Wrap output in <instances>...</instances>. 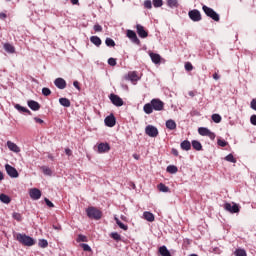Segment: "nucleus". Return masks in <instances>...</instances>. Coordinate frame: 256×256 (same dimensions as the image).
I'll list each match as a JSON object with an SVG mask.
<instances>
[{
    "mask_svg": "<svg viewBox=\"0 0 256 256\" xmlns=\"http://www.w3.org/2000/svg\"><path fill=\"white\" fill-rule=\"evenodd\" d=\"M16 239L21 245H24L25 247H33L35 245V239L31 238L27 234H17Z\"/></svg>",
    "mask_w": 256,
    "mask_h": 256,
    "instance_id": "f257e3e1",
    "label": "nucleus"
},
{
    "mask_svg": "<svg viewBox=\"0 0 256 256\" xmlns=\"http://www.w3.org/2000/svg\"><path fill=\"white\" fill-rule=\"evenodd\" d=\"M202 11H204L205 15H207V17H210V19H213V21L219 22L220 21V17L217 14V12H215V10H213V8H210L207 5H203L202 6Z\"/></svg>",
    "mask_w": 256,
    "mask_h": 256,
    "instance_id": "f03ea898",
    "label": "nucleus"
},
{
    "mask_svg": "<svg viewBox=\"0 0 256 256\" xmlns=\"http://www.w3.org/2000/svg\"><path fill=\"white\" fill-rule=\"evenodd\" d=\"M86 213L89 217V219H95L96 221H99L103 214L101 213V210L95 208V207H89L86 209Z\"/></svg>",
    "mask_w": 256,
    "mask_h": 256,
    "instance_id": "7ed1b4c3",
    "label": "nucleus"
},
{
    "mask_svg": "<svg viewBox=\"0 0 256 256\" xmlns=\"http://www.w3.org/2000/svg\"><path fill=\"white\" fill-rule=\"evenodd\" d=\"M198 133L202 135V137H209L212 141L215 140V133L211 132L208 128L200 127Z\"/></svg>",
    "mask_w": 256,
    "mask_h": 256,
    "instance_id": "20e7f679",
    "label": "nucleus"
},
{
    "mask_svg": "<svg viewBox=\"0 0 256 256\" xmlns=\"http://www.w3.org/2000/svg\"><path fill=\"white\" fill-rule=\"evenodd\" d=\"M188 17L191 19V21H194L195 23L201 21V12L197 9L190 10L188 12Z\"/></svg>",
    "mask_w": 256,
    "mask_h": 256,
    "instance_id": "39448f33",
    "label": "nucleus"
},
{
    "mask_svg": "<svg viewBox=\"0 0 256 256\" xmlns=\"http://www.w3.org/2000/svg\"><path fill=\"white\" fill-rule=\"evenodd\" d=\"M151 105L154 111H163L165 107V103H163V101H161L160 99H152Z\"/></svg>",
    "mask_w": 256,
    "mask_h": 256,
    "instance_id": "423d86ee",
    "label": "nucleus"
},
{
    "mask_svg": "<svg viewBox=\"0 0 256 256\" xmlns=\"http://www.w3.org/2000/svg\"><path fill=\"white\" fill-rule=\"evenodd\" d=\"M5 169L9 177H12V179H17V177H19V172L17 171V169H15V167L6 164Z\"/></svg>",
    "mask_w": 256,
    "mask_h": 256,
    "instance_id": "0eeeda50",
    "label": "nucleus"
},
{
    "mask_svg": "<svg viewBox=\"0 0 256 256\" xmlns=\"http://www.w3.org/2000/svg\"><path fill=\"white\" fill-rule=\"evenodd\" d=\"M145 133L148 137H157V135H159V130L153 125H148L145 128Z\"/></svg>",
    "mask_w": 256,
    "mask_h": 256,
    "instance_id": "6e6552de",
    "label": "nucleus"
},
{
    "mask_svg": "<svg viewBox=\"0 0 256 256\" xmlns=\"http://www.w3.org/2000/svg\"><path fill=\"white\" fill-rule=\"evenodd\" d=\"M109 99L116 107H123V99L116 94H110Z\"/></svg>",
    "mask_w": 256,
    "mask_h": 256,
    "instance_id": "1a4fd4ad",
    "label": "nucleus"
},
{
    "mask_svg": "<svg viewBox=\"0 0 256 256\" xmlns=\"http://www.w3.org/2000/svg\"><path fill=\"white\" fill-rule=\"evenodd\" d=\"M126 37H128V39H131L132 43H135L136 45H139V43H141V40H139V38L137 37V33H135V31L133 30H127Z\"/></svg>",
    "mask_w": 256,
    "mask_h": 256,
    "instance_id": "9d476101",
    "label": "nucleus"
},
{
    "mask_svg": "<svg viewBox=\"0 0 256 256\" xmlns=\"http://www.w3.org/2000/svg\"><path fill=\"white\" fill-rule=\"evenodd\" d=\"M136 31L141 39H146V37H149V32H147V30H145V27H143V25L141 24L136 25Z\"/></svg>",
    "mask_w": 256,
    "mask_h": 256,
    "instance_id": "9b49d317",
    "label": "nucleus"
},
{
    "mask_svg": "<svg viewBox=\"0 0 256 256\" xmlns=\"http://www.w3.org/2000/svg\"><path fill=\"white\" fill-rule=\"evenodd\" d=\"M224 209L229 211V213H239V205L235 203H233V205H231V203H225Z\"/></svg>",
    "mask_w": 256,
    "mask_h": 256,
    "instance_id": "f8f14e48",
    "label": "nucleus"
},
{
    "mask_svg": "<svg viewBox=\"0 0 256 256\" xmlns=\"http://www.w3.org/2000/svg\"><path fill=\"white\" fill-rule=\"evenodd\" d=\"M29 195H30L31 199H33L34 201H37V200L41 199V190H39L37 188H32L29 191Z\"/></svg>",
    "mask_w": 256,
    "mask_h": 256,
    "instance_id": "ddd939ff",
    "label": "nucleus"
},
{
    "mask_svg": "<svg viewBox=\"0 0 256 256\" xmlns=\"http://www.w3.org/2000/svg\"><path fill=\"white\" fill-rule=\"evenodd\" d=\"M150 58L152 59V63L155 65H159V63H165V59L161 58V55L150 53Z\"/></svg>",
    "mask_w": 256,
    "mask_h": 256,
    "instance_id": "4468645a",
    "label": "nucleus"
},
{
    "mask_svg": "<svg viewBox=\"0 0 256 256\" xmlns=\"http://www.w3.org/2000/svg\"><path fill=\"white\" fill-rule=\"evenodd\" d=\"M104 123L107 127H115L116 119L113 114L107 116L104 120Z\"/></svg>",
    "mask_w": 256,
    "mask_h": 256,
    "instance_id": "2eb2a0df",
    "label": "nucleus"
},
{
    "mask_svg": "<svg viewBox=\"0 0 256 256\" xmlns=\"http://www.w3.org/2000/svg\"><path fill=\"white\" fill-rule=\"evenodd\" d=\"M28 107H30L32 111H39V109H41V104L35 100H29Z\"/></svg>",
    "mask_w": 256,
    "mask_h": 256,
    "instance_id": "dca6fc26",
    "label": "nucleus"
},
{
    "mask_svg": "<svg viewBox=\"0 0 256 256\" xmlns=\"http://www.w3.org/2000/svg\"><path fill=\"white\" fill-rule=\"evenodd\" d=\"M7 147L10 151H13V153H21V148H19V146H17V144L14 142L8 141Z\"/></svg>",
    "mask_w": 256,
    "mask_h": 256,
    "instance_id": "f3484780",
    "label": "nucleus"
},
{
    "mask_svg": "<svg viewBox=\"0 0 256 256\" xmlns=\"http://www.w3.org/2000/svg\"><path fill=\"white\" fill-rule=\"evenodd\" d=\"M54 84L56 85V87L58 89H65V87H67V82L65 81V79L63 78H57L55 81H54Z\"/></svg>",
    "mask_w": 256,
    "mask_h": 256,
    "instance_id": "a211bd4d",
    "label": "nucleus"
},
{
    "mask_svg": "<svg viewBox=\"0 0 256 256\" xmlns=\"http://www.w3.org/2000/svg\"><path fill=\"white\" fill-rule=\"evenodd\" d=\"M126 81H139V77L137 76V72H129L127 75L124 76Z\"/></svg>",
    "mask_w": 256,
    "mask_h": 256,
    "instance_id": "6ab92c4d",
    "label": "nucleus"
},
{
    "mask_svg": "<svg viewBox=\"0 0 256 256\" xmlns=\"http://www.w3.org/2000/svg\"><path fill=\"white\" fill-rule=\"evenodd\" d=\"M111 150V146L107 143H100L98 145V153H107L108 151Z\"/></svg>",
    "mask_w": 256,
    "mask_h": 256,
    "instance_id": "aec40b11",
    "label": "nucleus"
},
{
    "mask_svg": "<svg viewBox=\"0 0 256 256\" xmlns=\"http://www.w3.org/2000/svg\"><path fill=\"white\" fill-rule=\"evenodd\" d=\"M166 127L170 130V131H175V129H177V123H175V120L170 119L166 121Z\"/></svg>",
    "mask_w": 256,
    "mask_h": 256,
    "instance_id": "412c9836",
    "label": "nucleus"
},
{
    "mask_svg": "<svg viewBox=\"0 0 256 256\" xmlns=\"http://www.w3.org/2000/svg\"><path fill=\"white\" fill-rule=\"evenodd\" d=\"M143 217L144 219H146V221H149L150 223H153V221H155V215H153V213L151 212H144Z\"/></svg>",
    "mask_w": 256,
    "mask_h": 256,
    "instance_id": "4be33fe9",
    "label": "nucleus"
},
{
    "mask_svg": "<svg viewBox=\"0 0 256 256\" xmlns=\"http://www.w3.org/2000/svg\"><path fill=\"white\" fill-rule=\"evenodd\" d=\"M90 41L91 43H93V45H95L96 47H101V38H99L98 36H91L90 37Z\"/></svg>",
    "mask_w": 256,
    "mask_h": 256,
    "instance_id": "5701e85b",
    "label": "nucleus"
},
{
    "mask_svg": "<svg viewBox=\"0 0 256 256\" xmlns=\"http://www.w3.org/2000/svg\"><path fill=\"white\" fill-rule=\"evenodd\" d=\"M180 147L183 151H189L191 149V142H189V140H184L181 142Z\"/></svg>",
    "mask_w": 256,
    "mask_h": 256,
    "instance_id": "b1692460",
    "label": "nucleus"
},
{
    "mask_svg": "<svg viewBox=\"0 0 256 256\" xmlns=\"http://www.w3.org/2000/svg\"><path fill=\"white\" fill-rule=\"evenodd\" d=\"M143 109L146 115H151V113H153V105L151 103L145 104Z\"/></svg>",
    "mask_w": 256,
    "mask_h": 256,
    "instance_id": "393cba45",
    "label": "nucleus"
},
{
    "mask_svg": "<svg viewBox=\"0 0 256 256\" xmlns=\"http://www.w3.org/2000/svg\"><path fill=\"white\" fill-rule=\"evenodd\" d=\"M0 201L9 205V203H11V197L7 196V194H0Z\"/></svg>",
    "mask_w": 256,
    "mask_h": 256,
    "instance_id": "a878e982",
    "label": "nucleus"
},
{
    "mask_svg": "<svg viewBox=\"0 0 256 256\" xmlns=\"http://www.w3.org/2000/svg\"><path fill=\"white\" fill-rule=\"evenodd\" d=\"M4 50L6 51V53H15V47L10 43L4 44Z\"/></svg>",
    "mask_w": 256,
    "mask_h": 256,
    "instance_id": "bb28decb",
    "label": "nucleus"
},
{
    "mask_svg": "<svg viewBox=\"0 0 256 256\" xmlns=\"http://www.w3.org/2000/svg\"><path fill=\"white\" fill-rule=\"evenodd\" d=\"M59 103L62 107H71V101L67 98H60Z\"/></svg>",
    "mask_w": 256,
    "mask_h": 256,
    "instance_id": "cd10ccee",
    "label": "nucleus"
},
{
    "mask_svg": "<svg viewBox=\"0 0 256 256\" xmlns=\"http://www.w3.org/2000/svg\"><path fill=\"white\" fill-rule=\"evenodd\" d=\"M15 109H17V111H20L22 113H27L28 115H31V110L19 105V104H16L15 105Z\"/></svg>",
    "mask_w": 256,
    "mask_h": 256,
    "instance_id": "c85d7f7f",
    "label": "nucleus"
},
{
    "mask_svg": "<svg viewBox=\"0 0 256 256\" xmlns=\"http://www.w3.org/2000/svg\"><path fill=\"white\" fill-rule=\"evenodd\" d=\"M114 220L116 221V224L118 225V227H120V229H123V231H127V229H129V227L123 224L122 221L119 220V218L114 217Z\"/></svg>",
    "mask_w": 256,
    "mask_h": 256,
    "instance_id": "c756f323",
    "label": "nucleus"
},
{
    "mask_svg": "<svg viewBox=\"0 0 256 256\" xmlns=\"http://www.w3.org/2000/svg\"><path fill=\"white\" fill-rule=\"evenodd\" d=\"M192 147L193 149H195L196 151H201V149H203V146L201 145V142L197 141V140H193L192 141Z\"/></svg>",
    "mask_w": 256,
    "mask_h": 256,
    "instance_id": "7c9ffc66",
    "label": "nucleus"
},
{
    "mask_svg": "<svg viewBox=\"0 0 256 256\" xmlns=\"http://www.w3.org/2000/svg\"><path fill=\"white\" fill-rule=\"evenodd\" d=\"M159 253H160V255H162V256H171V252H169V251L167 250V247H166V246L160 247V248H159Z\"/></svg>",
    "mask_w": 256,
    "mask_h": 256,
    "instance_id": "2f4dec72",
    "label": "nucleus"
},
{
    "mask_svg": "<svg viewBox=\"0 0 256 256\" xmlns=\"http://www.w3.org/2000/svg\"><path fill=\"white\" fill-rule=\"evenodd\" d=\"M158 190L161 191V193H169V187L163 183L158 184Z\"/></svg>",
    "mask_w": 256,
    "mask_h": 256,
    "instance_id": "473e14b6",
    "label": "nucleus"
},
{
    "mask_svg": "<svg viewBox=\"0 0 256 256\" xmlns=\"http://www.w3.org/2000/svg\"><path fill=\"white\" fill-rule=\"evenodd\" d=\"M166 171H167L168 173L175 174V173H177V171H179V169H178L177 166H175V165H169V166L166 168Z\"/></svg>",
    "mask_w": 256,
    "mask_h": 256,
    "instance_id": "72a5a7b5",
    "label": "nucleus"
},
{
    "mask_svg": "<svg viewBox=\"0 0 256 256\" xmlns=\"http://www.w3.org/2000/svg\"><path fill=\"white\" fill-rule=\"evenodd\" d=\"M41 170L44 173V175H48L49 177H51V175H53V172L51 171V168H49L47 166H42Z\"/></svg>",
    "mask_w": 256,
    "mask_h": 256,
    "instance_id": "f704fd0d",
    "label": "nucleus"
},
{
    "mask_svg": "<svg viewBox=\"0 0 256 256\" xmlns=\"http://www.w3.org/2000/svg\"><path fill=\"white\" fill-rule=\"evenodd\" d=\"M38 245L42 249H45V248L49 247V242H47L46 239H40L39 242H38Z\"/></svg>",
    "mask_w": 256,
    "mask_h": 256,
    "instance_id": "c9c22d12",
    "label": "nucleus"
},
{
    "mask_svg": "<svg viewBox=\"0 0 256 256\" xmlns=\"http://www.w3.org/2000/svg\"><path fill=\"white\" fill-rule=\"evenodd\" d=\"M77 243H87V236L83 235V234H79L77 239H76Z\"/></svg>",
    "mask_w": 256,
    "mask_h": 256,
    "instance_id": "e433bc0d",
    "label": "nucleus"
},
{
    "mask_svg": "<svg viewBox=\"0 0 256 256\" xmlns=\"http://www.w3.org/2000/svg\"><path fill=\"white\" fill-rule=\"evenodd\" d=\"M105 44L107 47H115V40L111 38H106Z\"/></svg>",
    "mask_w": 256,
    "mask_h": 256,
    "instance_id": "4c0bfd02",
    "label": "nucleus"
},
{
    "mask_svg": "<svg viewBox=\"0 0 256 256\" xmlns=\"http://www.w3.org/2000/svg\"><path fill=\"white\" fill-rule=\"evenodd\" d=\"M110 237L114 239V241H121V235H119V233L117 232H112L110 234Z\"/></svg>",
    "mask_w": 256,
    "mask_h": 256,
    "instance_id": "58836bf2",
    "label": "nucleus"
},
{
    "mask_svg": "<svg viewBox=\"0 0 256 256\" xmlns=\"http://www.w3.org/2000/svg\"><path fill=\"white\" fill-rule=\"evenodd\" d=\"M225 161H228L229 163H237V160L235 157H233V154H229L225 157Z\"/></svg>",
    "mask_w": 256,
    "mask_h": 256,
    "instance_id": "ea45409f",
    "label": "nucleus"
},
{
    "mask_svg": "<svg viewBox=\"0 0 256 256\" xmlns=\"http://www.w3.org/2000/svg\"><path fill=\"white\" fill-rule=\"evenodd\" d=\"M234 255H236V256H247V252L243 249H237L234 252Z\"/></svg>",
    "mask_w": 256,
    "mask_h": 256,
    "instance_id": "a19ab883",
    "label": "nucleus"
},
{
    "mask_svg": "<svg viewBox=\"0 0 256 256\" xmlns=\"http://www.w3.org/2000/svg\"><path fill=\"white\" fill-rule=\"evenodd\" d=\"M212 121H214V123H221V115L213 114L212 115Z\"/></svg>",
    "mask_w": 256,
    "mask_h": 256,
    "instance_id": "79ce46f5",
    "label": "nucleus"
},
{
    "mask_svg": "<svg viewBox=\"0 0 256 256\" xmlns=\"http://www.w3.org/2000/svg\"><path fill=\"white\" fill-rule=\"evenodd\" d=\"M42 94L44 95V97H49V95H51V89L47 87L42 88Z\"/></svg>",
    "mask_w": 256,
    "mask_h": 256,
    "instance_id": "37998d69",
    "label": "nucleus"
},
{
    "mask_svg": "<svg viewBox=\"0 0 256 256\" xmlns=\"http://www.w3.org/2000/svg\"><path fill=\"white\" fill-rule=\"evenodd\" d=\"M152 3L156 8L163 7V0H153Z\"/></svg>",
    "mask_w": 256,
    "mask_h": 256,
    "instance_id": "c03bdc74",
    "label": "nucleus"
},
{
    "mask_svg": "<svg viewBox=\"0 0 256 256\" xmlns=\"http://www.w3.org/2000/svg\"><path fill=\"white\" fill-rule=\"evenodd\" d=\"M144 7L145 9H153V3L151 2V0H146L144 2Z\"/></svg>",
    "mask_w": 256,
    "mask_h": 256,
    "instance_id": "a18cd8bd",
    "label": "nucleus"
},
{
    "mask_svg": "<svg viewBox=\"0 0 256 256\" xmlns=\"http://www.w3.org/2000/svg\"><path fill=\"white\" fill-rule=\"evenodd\" d=\"M168 7H177V0H167Z\"/></svg>",
    "mask_w": 256,
    "mask_h": 256,
    "instance_id": "49530a36",
    "label": "nucleus"
},
{
    "mask_svg": "<svg viewBox=\"0 0 256 256\" xmlns=\"http://www.w3.org/2000/svg\"><path fill=\"white\" fill-rule=\"evenodd\" d=\"M80 247H82L83 251H88L91 252V246H89L88 244H80Z\"/></svg>",
    "mask_w": 256,
    "mask_h": 256,
    "instance_id": "de8ad7c7",
    "label": "nucleus"
},
{
    "mask_svg": "<svg viewBox=\"0 0 256 256\" xmlns=\"http://www.w3.org/2000/svg\"><path fill=\"white\" fill-rule=\"evenodd\" d=\"M94 31L96 33H101V31H103V27L101 25H99V24H95L94 25Z\"/></svg>",
    "mask_w": 256,
    "mask_h": 256,
    "instance_id": "09e8293b",
    "label": "nucleus"
},
{
    "mask_svg": "<svg viewBox=\"0 0 256 256\" xmlns=\"http://www.w3.org/2000/svg\"><path fill=\"white\" fill-rule=\"evenodd\" d=\"M218 145L220 147H227V141L222 140V139H218Z\"/></svg>",
    "mask_w": 256,
    "mask_h": 256,
    "instance_id": "8fccbe9b",
    "label": "nucleus"
},
{
    "mask_svg": "<svg viewBox=\"0 0 256 256\" xmlns=\"http://www.w3.org/2000/svg\"><path fill=\"white\" fill-rule=\"evenodd\" d=\"M13 219H15L16 221H21V214L14 212L12 215Z\"/></svg>",
    "mask_w": 256,
    "mask_h": 256,
    "instance_id": "3c124183",
    "label": "nucleus"
},
{
    "mask_svg": "<svg viewBox=\"0 0 256 256\" xmlns=\"http://www.w3.org/2000/svg\"><path fill=\"white\" fill-rule=\"evenodd\" d=\"M108 65H117V60L115 58H109Z\"/></svg>",
    "mask_w": 256,
    "mask_h": 256,
    "instance_id": "603ef678",
    "label": "nucleus"
},
{
    "mask_svg": "<svg viewBox=\"0 0 256 256\" xmlns=\"http://www.w3.org/2000/svg\"><path fill=\"white\" fill-rule=\"evenodd\" d=\"M44 201L48 207H55L53 202H51L48 198H45Z\"/></svg>",
    "mask_w": 256,
    "mask_h": 256,
    "instance_id": "864d4df0",
    "label": "nucleus"
},
{
    "mask_svg": "<svg viewBox=\"0 0 256 256\" xmlns=\"http://www.w3.org/2000/svg\"><path fill=\"white\" fill-rule=\"evenodd\" d=\"M250 107L251 109H253L254 111H256V99H252L251 103H250Z\"/></svg>",
    "mask_w": 256,
    "mask_h": 256,
    "instance_id": "5fc2aeb1",
    "label": "nucleus"
},
{
    "mask_svg": "<svg viewBox=\"0 0 256 256\" xmlns=\"http://www.w3.org/2000/svg\"><path fill=\"white\" fill-rule=\"evenodd\" d=\"M250 123L252 125H256V115L255 114L250 117Z\"/></svg>",
    "mask_w": 256,
    "mask_h": 256,
    "instance_id": "6e6d98bb",
    "label": "nucleus"
},
{
    "mask_svg": "<svg viewBox=\"0 0 256 256\" xmlns=\"http://www.w3.org/2000/svg\"><path fill=\"white\" fill-rule=\"evenodd\" d=\"M73 85L75 88H77L78 91H81V87L79 86V81H74Z\"/></svg>",
    "mask_w": 256,
    "mask_h": 256,
    "instance_id": "4d7b16f0",
    "label": "nucleus"
},
{
    "mask_svg": "<svg viewBox=\"0 0 256 256\" xmlns=\"http://www.w3.org/2000/svg\"><path fill=\"white\" fill-rule=\"evenodd\" d=\"M65 153H66V155H68V157H71V155H73V152L69 148L65 149Z\"/></svg>",
    "mask_w": 256,
    "mask_h": 256,
    "instance_id": "13d9d810",
    "label": "nucleus"
},
{
    "mask_svg": "<svg viewBox=\"0 0 256 256\" xmlns=\"http://www.w3.org/2000/svg\"><path fill=\"white\" fill-rule=\"evenodd\" d=\"M172 155H175V157H179V151H177V149L173 148Z\"/></svg>",
    "mask_w": 256,
    "mask_h": 256,
    "instance_id": "bf43d9fd",
    "label": "nucleus"
},
{
    "mask_svg": "<svg viewBox=\"0 0 256 256\" xmlns=\"http://www.w3.org/2000/svg\"><path fill=\"white\" fill-rule=\"evenodd\" d=\"M186 71H193V65H185Z\"/></svg>",
    "mask_w": 256,
    "mask_h": 256,
    "instance_id": "052dcab7",
    "label": "nucleus"
},
{
    "mask_svg": "<svg viewBox=\"0 0 256 256\" xmlns=\"http://www.w3.org/2000/svg\"><path fill=\"white\" fill-rule=\"evenodd\" d=\"M34 121H36L37 123H40V124L44 123V121L42 119L37 118V117L34 118Z\"/></svg>",
    "mask_w": 256,
    "mask_h": 256,
    "instance_id": "680f3d73",
    "label": "nucleus"
},
{
    "mask_svg": "<svg viewBox=\"0 0 256 256\" xmlns=\"http://www.w3.org/2000/svg\"><path fill=\"white\" fill-rule=\"evenodd\" d=\"M0 19H7V14L5 13H0Z\"/></svg>",
    "mask_w": 256,
    "mask_h": 256,
    "instance_id": "e2e57ef3",
    "label": "nucleus"
},
{
    "mask_svg": "<svg viewBox=\"0 0 256 256\" xmlns=\"http://www.w3.org/2000/svg\"><path fill=\"white\" fill-rule=\"evenodd\" d=\"M53 229H55L56 231H61V225H53Z\"/></svg>",
    "mask_w": 256,
    "mask_h": 256,
    "instance_id": "0e129e2a",
    "label": "nucleus"
},
{
    "mask_svg": "<svg viewBox=\"0 0 256 256\" xmlns=\"http://www.w3.org/2000/svg\"><path fill=\"white\" fill-rule=\"evenodd\" d=\"M133 158L136 159V161H139V159H141V156H139L138 154H133Z\"/></svg>",
    "mask_w": 256,
    "mask_h": 256,
    "instance_id": "69168bd1",
    "label": "nucleus"
},
{
    "mask_svg": "<svg viewBox=\"0 0 256 256\" xmlns=\"http://www.w3.org/2000/svg\"><path fill=\"white\" fill-rule=\"evenodd\" d=\"M213 79H215V81L219 80V74L214 73L213 74Z\"/></svg>",
    "mask_w": 256,
    "mask_h": 256,
    "instance_id": "338daca9",
    "label": "nucleus"
},
{
    "mask_svg": "<svg viewBox=\"0 0 256 256\" xmlns=\"http://www.w3.org/2000/svg\"><path fill=\"white\" fill-rule=\"evenodd\" d=\"M72 5H78L79 4V0H71Z\"/></svg>",
    "mask_w": 256,
    "mask_h": 256,
    "instance_id": "774afa93",
    "label": "nucleus"
}]
</instances>
